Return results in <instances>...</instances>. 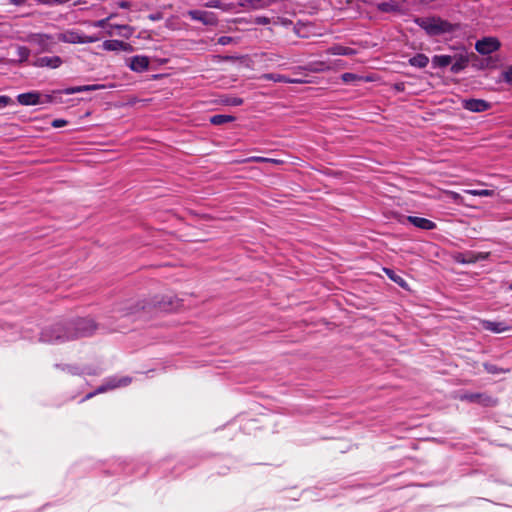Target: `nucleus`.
Here are the masks:
<instances>
[{"label": "nucleus", "mask_w": 512, "mask_h": 512, "mask_svg": "<svg viewBox=\"0 0 512 512\" xmlns=\"http://www.w3.org/2000/svg\"><path fill=\"white\" fill-rule=\"evenodd\" d=\"M96 329L97 324L90 318L60 320L42 329L40 341L51 344L63 343L90 336Z\"/></svg>", "instance_id": "nucleus-1"}, {"label": "nucleus", "mask_w": 512, "mask_h": 512, "mask_svg": "<svg viewBox=\"0 0 512 512\" xmlns=\"http://www.w3.org/2000/svg\"><path fill=\"white\" fill-rule=\"evenodd\" d=\"M415 23L430 36H439L455 31V25L439 17L417 18Z\"/></svg>", "instance_id": "nucleus-2"}, {"label": "nucleus", "mask_w": 512, "mask_h": 512, "mask_svg": "<svg viewBox=\"0 0 512 512\" xmlns=\"http://www.w3.org/2000/svg\"><path fill=\"white\" fill-rule=\"evenodd\" d=\"M17 102L23 106H36L42 104L58 103L53 94H42L39 91L21 93L17 96Z\"/></svg>", "instance_id": "nucleus-3"}, {"label": "nucleus", "mask_w": 512, "mask_h": 512, "mask_svg": "<svg viewBox=\"0 0 512 512\" xmlns=\"http://www.w3.org/2000/svg\"><path fill=\"white\" fill-rule=\"evenodd\" d=\"M57 40L70 44H88L97 42L99 37L94 35H84L82 32L76 29H68L57 34Z\"/></svg>", "instance_id": "nucleus-4"}, {"label": "nucleus", "mask_w": 512, "mask_h": 512, "mask_svg": "<svg viewBox=\"0 0 512 512\" xmlns=\"http://www.w3.org/2000/svg\"><path fill=\"white\" fill-rule=\"evenodd\" d=\"M147 305L144 302H138L135 304L125 303L121 304L116 308V312L125 318H129L133 321L143 318Z\"/></svg>", "instance_id": "nucleus-5"}, {"label": "nucleus", "mask_w": 512, "mask_h": 512, "mask_svg": "<svg viewBox=\"0 0 512 512\" xmlns=\"http://www.w3.org/2000/svg\"><path fill=\"white\" fill-rule=\"evenodd\" d=\"M27 40L31 44L37 45L40 53L52 52L58 41L57 37L55 38L53 35L45 33L30 34Z\"/></svg>", "instance_id": "nucleus-6"}, {"label": "nucleus", "mask_w": 512, "mask_h": 512, "mask_svg": "<svg viewBox=\"0 0 512 512\" xmlns=\"http://www.w3.org/2000/svg\"><path fill=\"white\" fill-rule=\"evenodd\" d=\"M130 382H131V378H129V377L109 378L102 385H100L94 392L88 393L84 398L81 399L80 402H84V401L92 398L96 394L104 393V392H107L108 390H111L114 388L127 386Z\"/></svg>", "instance_id": "nucleus-7"}, {"label": "nucleus", "mask_w": 512, "mask_h": 512, "mask_svg": "<svg viewBox=\"0 0 512 512\" xmlns=\"http://www.w3.org/2000/svg\"><path fill=\"white\" fill-rule=\"evenodd\" d=\"M186 16L192 21H197L205 26H216L218 24V18L214 12L193 9L186 13Z\"/></svg>", "instance_id": "nucleus-8"}, {"label": "nucleus", "mask_w": 512, "mask_h": 512, "mask_svg": "<svg viewBox=\"0 0 512 512\" xmlns=\"http://www.w3.org/2000/svg\"><path fill=\"white\" fill-rule=\"evenodd\" d=\"M500 43L495 38H483L478 40L475 44V49L479 54L488 55L498 50Z\"/></svg>", "instance_id": "nucleus-9"}, {"label": "nucleus", "mask_w": 512, "mask_h": 512, "mask_svg": "<svg viewBox=\"0 0 512 512\" xmlns=\"http://www.w3.org/2000/svg\"><path fill=\"white\" fill-rule=\"evenodd\" d=\"M462 107L470 112L481 113L489 110L491 103L483 99L470 98L462 101Z\"/></svg>", "instance_id": "nucleus-10"}, {"label": "nucleus", "mask_w": 512, "mask_h": 512, "mask_svg": "<svg viewBox=\"0 0 512 512\" xmlns=\"http://www.w3.org/2000/svg\"><path fill=\"white\" fill-rule=\"evenodd\" d=\"M63 63V60L59 56H44L35 59L31 65L37 68L47 67L50 69L59 68Z\"/></svg>", "instance_id": "nucleus-11"}, {"label": "nucleus", "mask_w": 512, "mask_h": 512, "mask_svg": "<svg viewBox=\"0 0 512 512\" xmlns=\"http://www.w3.org/2000/svg\"><path fill=\"white\" fill-rule=\"evenodd\" d=\"M150 64V60L147 56L136 55L129 59V68L137 73L144 72L148 70Z\"/></svg>", "instance_id": "nucleus-12"}, {"label": "nucleus", "mask_w": 512, "mask_h": 512, "mask_svg": "<svg viewBox=\"0 0 512 512\" xmlns=\"http://www.w3.org/2000/svg\"><path fill=\"white\" fill-rule=\"evenodd\" d=\"M282 1L283 0H243L242 2H239V7L259 10L265 9L273 4H277Z\"/></svg>", "instance_id": "nucleus-13"}, {"label": "nucleus", "mask_w": 512, "mask_h": 512, "mask_svg": "<svg viewBox=\"0 0 512 512\" xmlns=\"http://www.w3.org/2000/svg\"><path fill=\"white\" fill-rule=\"evenodd\" d=\"M407 222L412 224L413 226L422 229V230H433L436 228V223L423 217L418 216H407L406 217Z\"/></svg>", "instance_id": "nucleus-14"}, {"label": "nucleus", "mask_w": 512, "mask_h": 512, "mask_svg": "<svg viewBox=\"0 0 512 512\" xmlns=\"http://www.w3.org/2000/svg\"><path fill=\"white\" fill-rule=\"evenodd\" d=\"M103 49L106 51H131L132 47L130 44L120 40H106L103 42Z\"/></svg>", "instance_id": "nucleus-15"}, {"label": "nucleus", "mask_w": 512, "mask_h": 512, "mask_svg": "<svg viewBox=\"0 0 512 512\" xmlns=\"http://www.w3.org/2000/svg\"><path fill=\"white\" fill-rule=\"evenodd\" d=\"M264 78L267 80H271L273 82H279V83H303L304 81L301 79H292L285 75L278 74V73H269L265 74Z\"/></svg>", "instance_id": "nucleus-16"}, {"label": "nucleus", "mask_w": 512, "mask_h": 512, "mask_svg": "<svg viewBox=\"0 0 512 512\" xmlns=\"http://www.w3.org/2000/svg\"><path fill=\"white\" fill-rule=\"evenodd\" d=\"M489 256L490 252L466 251V262L467 264H474L479 261L487 260Z\"/></svg>", "instance_id": "nucleus-17"}, {"label": "nucleus", "mask_w": 512, "mask_h": 512, "mask_svg": "<svg viewBox=\"0 0 512 512\" xmlns=\"http://www.w3.org/2000/svg\"><path fill=\"white\" fill-rule=\"evenodd\" d=\"M97 88L96 85H85V86H75V87H69L64 89L63 91H54L52 94L55 96V94L64 93L66 95H71L75 93H80L84 91H93Z\"/></svg>", "instance_id": "nucleus-18"}, {"label": "nucleus", "mask_w": 512, "mask_h": 512, "mask_svg": "<svg viewBox=\"0 0 512 512\" xmlns=\"http://www.w3.org/2000/svg\"><path fill=\"white\" fill-rule=\"evenodd\" d=\"M483 327L486 330H489L494 333H501L504 331H507L509 327L506 325L505 322H495V321H484Z\"/></svg>", "instance_id": "nucleus-19"}, {"label": "nucleus", "mask_w": 512, "mask_h": 512, "mask_svg": "<svg viewBox=\"0 0 512 512\" xmlns=\"http://www.w3.org/2000/svg\"><path fill=\"white\" fill-rule=\"evenodd\" d=\"M408 62L411 66L422 69L428 65L429 58L423 53H418L411 57Z\"/></svg>", "instance_id": "nucleus-20"}, {"label": "nucleus", "mask_w": 512, "mask_h": 512, "mask_svg": "<svg viewBox=\"0 0 512 512\" xmlns=\"http://www.w3.org/2000/svg\"><path fill=\"white\" fill-rule=\"evenodd\" d=\"M379 11L383 13L399 12L400 5L396 1L381 2L377 5Z\"/></svg>", "instance_id": "nucleus-21"}, {"label": "nucleus", "mask_w": 512, "mask_h": 512, "mask_svg": "<svg viewBox=\"0 0 512 512\" xmlns=\"http://www.w3.org/2000/svg\"><path fill=\"white\" fill-rule=\"evenodd\" d=\"M452 63V57L449 55H435L432 58L433 67L445 68Z\"/></svg>", "instance_id": "nucleus-22"}, {"label": "nucleus", "mask_w": 512, "mask_h": 512, "mask_svg": "<svg viewBox=\"0 0 512 512\" xmlns=\"http://www.w3.org/2000/svg\"><path fill=\"white\" fill-rule=\"evenodd\" d=\"M383 271L388 276L390 280H392L394 283L398 284L402 288H407V282L404 280V278L400 275H398L393 269L390 268H384Z\"/></svg>", "instance_id": "nucleus-23"}, {"label": "nucleus", "mask_w": 512, "mask_h": 512, "mask_svg": "<svg viewBox=\"0 0 512 512\" xmlns=\"http://www.w3.org/2000/svg\"><path fill=\"white\" fill-rule=\"evenodd\" d=\"M15 53H16V56H17V59L14 60L15 63H18V64H21V63H24L28 60L29 56H30V49L27 48L26 46H16L15 48Z\"/></svg>", "instance_id": "nucleus-24"}, {"label": "nucleus", "mask_w": 512, "mask_h": 512, "mask_svg": "<svg viewBox=\"0 0 512 512\" xmlns=\"http://www.w3.org/2000/svg\"><path fill=\"white\" fill-rule=\"evenodd\" d=\"M234 120V116L226 114H216L210 117V123L217 126L233 122Z\"/></svg>", "instance_id": "nucleus-25"}, {"label": "nucleus", "mask_w": 512, "mask_h": 512, "mask_svg": "<svg viewBox=\"0 0 512 512\" xmlns=\"http://www.w3.org/2000/svg\"><path fill=\"white\" fill-rule=\"evenodd\" d=\"M468 64V58L465 56H460L456 59L455 62L451 63L450 70L454 74H458L463 71Z\"/></svg>", "instance_id": "nucleus-26"}, {"label": "nucleus", "mask_w": 512, "mask_h": 512, "mask_svg": "<svg viewBox=\"0 0 512 512\" xmlns=\"http://www.w3.org/2000/svg\"><path fill=\"white\" fill-rule=\"evenodd\" d=\"M329 68H330V66L326 62H323V61L310 62L305 67H303V69L310 71V72H315V73L316 72H324V71L328 70Z\"/></svg>", "instance_id": "nucleus-27"}, {"label": "nucleus", "mask_w": 512, "mask_h": 512, "mask_svg": "<svg viewBox=\"0 0 512 512\" xmlns=\"http://www.w3.org/2000/svg\"><path fill=\"white\" fill-rule=\"evenodd\" d=\"M327 53L331 55H352L354 50L349 47L334 45L327 49Z\"/></svg>", "instance_id": "nucleus-28"}, {"label": "nucleus", "mask_w": 512, "mask_h": 512, "mask_svg": "<svg viewBox=\"0 0 512 512\" xmlns=\"http://www.w3.org/2000/svg\"><path fill=\"white\" fill-rule=\"evenodd\" d=\"M222 102L228 106H240L243 104L244 101L240 97L230 96L223 99Z\"/></svg>", "instance_id": "nucleus-29"}, {"label": "nucleus", "mask_w": 512, "mask_h": 512, "mask_svg": "<svg viewBox=\"0 0 512 512\" xmlns=\"http://www.w3.org/2000/svg\"><path fill=\"white\" fill-rule=\"evenodd\" d=\"M468 193L474 196H482V197H489L494 194L493 190L488 189H480V190H469Z\"/></svg>", "instance_id": "nucleus-30"}, {"label": "nucleus", "mask_w": 512, "mask_h": 512, "mask_svg": "<svg viewBox=\"0 0 512 512\" xmlns=\"http://www.w3.org/2000/svg\"><path fill=\"white\" fill-rule=\"evenodd\" d=\"M484 367H485V370L491 374H499V373H503L506 371L502 368L497 367L495 364H491V363H485Z\"/></svg>", "instance_id": "nucleus-31"}, {"label": "nucleus", "mask_w": 512, "mask_h": 512, "mask_svg": "<svg viewBox=\"0 0 512 512\" xmlns=\"http://www.w3.org/2000/svg\"><path fill=\"white\" fill-rule=\"evenodd\" d=\"M341 79L345 83H352L355 82L356 80H359L360 77L357 74L347 72L341 75Z\"/></svg>", "instance_id": "nucleus-32"}, {"label": "nucleus", "mask_w": 512, "mask_h": 512, "mask_svg": "<svg viewBox=\"0 0 512 512\" xmlns=\"http://www.w3.org/2000/svg\"><path fill=\"white\" fill-rule=\"evenodd\" d=\"M237 6H239V3L236 5L234 3H226L221 0L220 7H216V9H220L225 12H230L233 11Z\"/></svg>", "instance_id": "nucleus-33"}, {"label": "nucleus", "mask_w": 512, "mask_h": 512, "mask_svg": "<svg viewBox=\"0 0 512 512\" xmlns=\"http://www.w3.org/2000/svg\"><path fill=\"white\" fill-rule=\"evenodd\" d=\"M40 4L48 5V6H54V5H61L69 2L70 0H36Z\"/></svg>", "instance_id": "nucleus-34"}, {"label": "nucleus", "mask_w": 512, "mask_h": 512, "mask_svg": "<svg viewBox=\"0 0 512 512\" xmlns=\"http://www.w3.org/2000/svg\"><path fill=\"white\" fill-rule=\"evenodd\" d=\"M202 4V6L206 8H216L220 7V1L221 0H199Z\"/></svg>", "instance_id": "nucleus-35"}, {"label": "nucleus", "mask_w": 512, "mask_h": 512, "mask_svg": "<svg viewBox=\"0 0 512 512\" xmlns=\"http://www.w3.org/2000/svg\"><path fill=\"white\" fill-rule=\"evenodd\" d=\"M232 42H233V38L230 36H221L218 38V41H217V43L222 46L229 45Z\"/></svg>", "instance_id": "nucleus-36"}, {"label": "nucleus", "mask_w": 512, "mask_h": 512, "mask_svg": "<svg viewBox=\"0 0 512 512\" xmlns=\"http://www.w3.org/2000/svg\"><path fill=\"white\" fill-rule=\"evenodd\" d=\"M503 79L507 83L512 82V65L503 72Z\"/></svg>", "instance_id": "nucleus-37"}, {"label": "nucleus", "mask_w": 512, "mask_h": 512, "mask_svg": "<svg viewBox=\"0 0 512 512\" xmlns=\"http://www.w3.org/2000/svg\"><path fill=\"white\" fill-rule=\"evenodd\" d=\"M454 259H455V261H456L457 263L467 264V262H466V260H467V259H466V251H465V252L457 253V254L455 255V258H454Z\"/></svg>", "instance_id": "nucleus-38"}, {"label": "nucleus", "mask_w": 512, "mask_h": 512, "mask_svg": "<svg viewBox=\"0 0 512 512\" xmlns=\"http://www.w3.org/2000/svg\"><path fill=\"white\" fill-rule=\"evenodd\" d=\"M270 22V18L265 16H258L255 18V23L258 25H268Z\"/></svg>", "instance_id": "nucleus-39"}, {"label": "nucleus", "mask_w": 512, "mask_h": 512, "mask_svg": "<svg viewBox=\"0 0 512 512\" xmlns=\"http://www.w3.org/2000/svg\"><path fill=\"white\" fill-rule=\"evenodd\" d=\"M66 124H67V121H66V120H64V119H55V120L52 122V126H53L54 128L64 127Z\"/></svg>", "instance_id": "nucleus-40"}, {"label": "nucleus", "mask_w": 512, "mask_h": 512, "mask_svg": "<svg viewBox=\"0 0 512 512\" xmlns=\"http://www.w3.org/2000/svg\"><path fill=\"white\" fill-rule=\"evenodd\" d=\"M119 28L123 31L121 33L123 36L128 37L132 33V28L128 25H122V26H119Z\"/></svg>", "instance_id": "nucleus-41"}, {"label": "nucleus", "mask_w": 512, "mask_h": 512, "mask_svg": "<svg viewBox=\"0 0 512 512\" xmlns=\"http://www.w3.org/2000/svg\"><path fill=\"white\" fill-rule=\"evenodd\" d=\"M11 99L8 96H0V109L6 107Z\"/></svg>", "instance_id": "nucleus-42"}, {"label": "nucleus", "mask_w": 512, "mask_h": 512, "mask_svg": "<svg viewBox=\"0 0 512 512\" xmlns=\"http://www.w3.org/2000/svg\"><path fill=\"white\" fill-rule=\"evenodd\" d=\"M63 369L67 370L69 373H71L73 375L80 374L79 368H77L75 366L66 365L65 368H63Z\"/></svg>", "instance_id": "nucleus-43"}, {"label": "nucleus", "mask_w": 512, "mask_h": 512, "mask_svg": "<svg viewBox=\"0 0 512 512\" xmlns=\"http://www.w3.org/2000/svg\"><path fill=\"white\" fill-rule=\"evenodd\" d=\"M9 2L15 6H21L25 4L26 0H9Z\"/></svg>", "instance_id": "nucleus-44"}, {"label": "nucleus", "mask_w": 512, "mask_h": 512, "mask_svg": "<svg viewBox=\"0 0 512 512\" xmlns=\"http://www.w3.org/2000/svg\"><path fill=\"white\" fill-rule=\"evenodd\" d=\"M257 162H275L273 159L264 158V157H256L254 158Z\"/></svg>", "instance_id": "nucleus-45"}, {"label": "nucleus", "mask_w": 512, "mask_h": 512, "mask_svg": "<svg viewBox=\"0 0 512 512\" xmlns=\"http://www.w3.org/2000/svg\"><path fill=\"white\" fill-rule=\"evenodd\" d=\"M105 24H106V19H102V20H98L97 22H95L94 26L103 28L105 26Z\"/></svg>", "instance_id": "nucleus-46"}, {"label": "nucleus", "mask_w": 512, "mask_h": 512, "mask_svg": "<svg viewBox=\"0 0 512 512\" xmlns=\"http://www.w3.org/2000/svg\"><path fill=\"white\" fill-rule=\"evenodd\" d=\"M118 6L120 8H128L130 6V4L127 1H121V2H119Z\"/></svg>", "instance_id": "nucleus-47"}, {"label": "nucleus", "mask_w": 512, "mask_h": 512, "mask_svg": "<svg viewBox=\"0 0 512 512\" xmlns=\"http://www.w3.org/2000/svg\"><path fill=\"white\" fill-rule=\"evenodd\" d=\"M477 397H478V395H471V396L469 397V399H470L471 401H474Z\"/></svg>", "instance_id": "nucleus-48"}, {"label": "nucleus", "mask_w": 512, "mask_h": 512, "mask_svg": "<svg viewBox=\"0 0 512 512\" xmlns=\"http://www.w3.org/2000/svg\"><path fill=\"white\" fill-rule=\"evenodd\" d=\"M150 18H151L152 20H156V19H158L159 17H158V16H156V15H151V16H150Z\"/></svg>", "instance_id": "nucleus-49"}, {"label": "nucleus", "mask_w": 512, "mask_h": 512, "mask_svg": "<svg viewBox=\"0 0 512 512\" xmlns=\"http://www.w3.org/2000/svg\"><path fill=\"white\" fill-rule=\"evenodd\" d=\"M508 289H509V290H512V282H511V283H509V285H508Z\"/></svg>", "instance_id": "nucleus-50"}]
</instances>
